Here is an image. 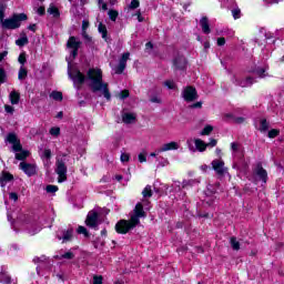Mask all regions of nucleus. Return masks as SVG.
I'll use <instances>...</instances> for the list:
<instances>
[{"mask_svg":"<svg viewBox=\"0 0 284 284\" xmlns=\"http://www.w3.org/2000/svg\"><path fill=\"white\" fill-rule=\"evenodd\" d=\"M69 78L73 81V85L77 88V90H81L87 79H89V81H91L89 88L93 94H97V92H102L106 101L112 100V93H110L108 82H103V71L101 69H89L87 77L83 74V72H81V70L73 69L72 72H69Z\"/></svg>","mask_w":284,"mask_h":284,"instance_id":"nucleus-1","label":"nucleus"},{"mask_svg":"<svg viewBox=\"0 0 284 284\" xmlns=\"http://www.w3.org/2000/svg\"><path fill=\"white\" fill-rule=\"evenodd\" d=\"M8 4L0 2V26L2 30H17L21 28L22 21H28V14L26 13H13L10 18L6 19V10Z\"/></svg>","mask_w":284,"mask_h":284,"instance_id":"nucleus-2","label":"nucleus"},{"mask_svg":"<svg viewBox=\"0 0 284 284\" xmlns=\"http://www.w3.org/2000/svg\"><path fill=\"white\" fill-rule=\"evenodd\" d=\"M138 224H135L131 217L129 220H120L115 224V232L118 234H128L131 230H134Z\"/></svg>","mask_w":284,"mask_h":284,"instance_id":"nucleus-3","label":"nucleus"},{"mask_svg":"<svg viewBox=\"0 0 284 284\" xmlns=\"http://www.w3.org/2000/svg\"><path fill=\"white\" fill-rule=\"evenodd\" d=\"M82 43L83 42L77 40V37H74V36L69 37V39L67 41V48L69 50H71L70 57L73 60L77 59V57H79V50H80Z\"/></svg>","mask_w":284,"mask_h":284,"instance_id":"nucleus-4","label":"nucleus"},{"mask_svg":"<svg viewBox=\"0 0 284 284\" xmlns=\"http://www.w3.org/2000/svg\"><path fill=\"white\" fill-rule=\"evenodd\" d=\"M145 216H148V213H145V210L143 209V203L138 202L135 204V207L133 209V214L130 217L131 221L135 225H140L141 224V219H145Z\"/></svg>","mask_w":284,"mask_h":284,"instance_id":"nucleus-5","label":"nucleus"},{"mask_svg":"<svg viewBox=\"0 0 284 284\" xmlns=\"http://www.w3.org/2000/svg\"><path fill=\"white\" fill-rule=\"evenodd\" d=\"M253 176L255 178V181H261L262 183H267V180L270 179L267 176V170L263 168L262 162H257L255 168L253 169Z\"/></svg>","mask_w":284,"mask_h":284,"instance_id":"nucleus-6","label":"nucleus"},{"mask_svg":"<svg viewBox=\"0 0 284 284\" xmlns=\"http://www.w3.org/2000/svg\"><path fill=\"white\" fill-rule=\"evenodd\" d=\"M182 98L186 103H192V101H196V99H199V92L196 91V88L189 85L184 88Z\"/></svg>","mask_w":284,"mask_h":284,"instance_id":"nucleus-7","label":"nucleus"},{"mask_svg":"<svg viewBox=\"0 0 284 284\" xmlns=\"http://www.w3.org/2000/svg\"><path fill=\"white\" fill-rule=\"evenodd\" d=\"M85 225H87V227L97 230L99 227V212L90 211L85 219Z\"/></svg>","mask_w":284,"mask_h":284,"instance_id":"nucleus-8","label":"nucleus"},{"mask_svg":"<svg viewBox=\"0 0 284 284\" xmlns=\"http://www.w3.org/2000/svg\"><path fill=\"white\" fill-rule=\"evenodd\" d=\"M211 165L217 176H225V174H227V168H225V162L223 160L215 159L212 161Z\"/></svg>","mask_w":284,"mask_h":284,"instance_id":"nucleus-9","label":"nucleus"},{"mask_svg":"<svg viewBox=\"0 0 284 284\" xmlns=\"http://www.w3.org/2000/svg\"><path fill=\"white\" fill-rule=\"evenodd\" d=\"M130 59V52H124L119 60V64L115 67V74H123L125 72V68H128V60Z\"/></svg>","mask_w":284,"mask_h":284,"instance_id":"nucleus-10","label":"nucleus"},{"mask_svg":"<svg viewBox=\"0 0 284 284\" xmlns=\"http://www.w3.org/2000/svg\"><path fill=\"white\" fill-rule=\"evenodd\" d=\"M19 168L27 176H34L37 174V164L20 162Z\"/></svg>","mask_w":284,"mask_h":284,"instance_id":"nucleus-11","label":"nucleus"},{"mask_svg":"<svg viewBox=\"0 0 284 284\" xmlns=\"http://www.w3.org/2000/svg\"><path fill=\"white\" fill-rule=\"evenodd\" d=\"M173 67L175 70L185 71L187 70V59L183 55H178L173 59Z\"/></svg>","mask_w":284,"mask_h":284,"instance_id":"nucleus-12","label":"nucleus"},{"mask_svg":"<svg viewBox=\"0 0 284 284\" xmlns=\"http://www.w3.org/2000/svg\"><path fill=\"white\" fill-rule=\"evenodd\" d=\"M14 181V175L8 171H2L0 174V186L6 187L8 183H12Z\"/></svg>","mask_w":284,"mask_h":284,"instance_id":"nucleus-13","label":"nucleus"},{"mask_svg":"<svg viewBox=\"0 0 284 284\" xmlns=\"http://www.w3.org/2000/svg\"><path fill=\"white\" fill-rule=\"evenodd\" d=\"M200 26L203 34H210L212 32V29L210 28V19L207 18V16L201 18Z\"/></svg>","mask_w":284,"mask_h":284,"instance_id":"nucleus-14","label":"nucleus"},{"mask_svg":"<svg viewBox=\"0 0 284 284\" xmlns=\"http://www.w3.org/2000/svg\"><path fill=\"white\" fill-rule=\"evenodd\" d=\"M171 150H179V143L169 142L163 144L160 149H158V154H161V152H170Z\"/></svg>","mask_w":284,"mask_h":284,"instance_id":"nucleus-15","label":"nucleus"},{"mask_svg":"<svg viewBox=\"0 0 284 284\" xmlns=\"http://www.w3.org/2000/svg\"><path fill=\"white\" fill-rule=\"evenodd\" d=\"M55 165H57V169H55L57 174L68 173V166L65 165V161L57 160Z\"/></svg>","mask_w":284,"mask_h":284,"instance_id":"nucleus-16","label":"nucleus"},{"mask_svg":"<svg viewBox=\"0 0 284 284\" xmlns=\"http://www.w3.org/2000/svg\"><path fill=\"white\" fill-rule=\"evenodd\" d=\"M28 43H30V40L28 39V34H26V32H21L20 38L16 40V45H18L19 48H23L28 45Z\"/></svg>","mask_w":284,"mask_h":284,"instance_id":"nucleus-17","label":"nucleus"},{"mask_svg":"<svg viewBox=\"0 0 284 284\" xmlns=\"http://www.w3.org/2000/svg\"><path fill=\"white\" fill-rule=\"evenodd\" d=\"M11 105H19V101H21V93L19 91H11L9 94Z\"/></svg>","mask_w":284,"mask_h":284,"instance_id":"nucleus-18","label":"nucleus"},{"mask_svg":"<svg viewBox=\"0 0 284 284\" xmlns=\"http://www.w3.org/2000/svg\"><path fill=\"white\" fill-rule=\"evenodd\" d=\"M0 283L12 284V276L4 270L0 272Z\"/></svg>","mask_w":284,"mask_h":284,"instance_id":"nucleus-19","label":"nucleus"},{"mask_svg":"<svg viewBox=\"0 0 284 284\" xmlns=\"http://www.w3.org/2000/svg\"><path fill=\"white\" fill-rule=\"evenodd\" d=\"M74 234V229L70 227L67 231H63V236H62V241L63 243H68V241H72V236ZM59 240L61 241V237H59Z\"/></svg>","mask_w":284,"mask_h":284,"instance_id":"nucleus-20","label":"nucleus"},{"mask_svg":"<svg viewBox=\"0 0 284 284\" xmlns=\"http://www.w3.org/2000/svg\"><path fill=\"white\" fill-rule=\"evenodd\" d=\"M194 143L197 152H205V150H207V143H205V141L201 139H195Z\"/></svg>","mask_w":284,"mask_h":284,"instance_id":"nucleus-21","label":"nucleus"},{"mask_svg":"<svg viewBox=\"0 0 284 284\" xmlns=\"http://www.w3.org/2000/svg\"><path fill=\"white\" fill-rule=\"evenodd\" d=\"M122 121L126 125H130V123H134V121H136V115H134V113H124L122 115Z\"/></svg>","mask_w":284,"mask_h":284,"instance_id":"nucleus-22","label":"nucleus"},{"mask_svg":"<svg viewBox=\"0 0 284 284\" xmlns=\"http://www.w3.org/2000/svg\"><path fill=\"white\" fill-rule=\"evenodd\" d=\"M98 31L100 32V34H102V39L103 41H105L108 43V27L105 24H103V22L99 23L98 27Z\"/></svg>","mask_w":284,"mask_h":284,"instance_id":"nucleus-23","label":"nucleus"},{"mask_svg":"<svg viewBox=\"0 0 284 284\" xmlns=\"http://www.w3.org/2000/svg\"><path fill=\"white\" fill-rule=\"evenodd\" d=\"M28 156H30V151L28 150H21L18 153H16V160L17 161H22V163H24L23 161H26V159H28Z\"/></svg>","mask_w":284,"mask_h":284,"instance_id":"nucleus-24","label":"nucleus"},{"mask_svg":"<svg viewBox=\"0 0 284 284\" xmlns=\"http://www.w3.org/2000/svg\"><path fill=\"white\" fill-rule=\"evenodd\" d=\"M47 12L52 14L54 19H59V17H61V11H59V8H57L54 4H50Z\"/></svg>","mask_w":284,"mask_h":284,"instance_id":"nucleus-25","label":"nucleus"},{"mask_svg":"<svg viewBox=\"0 0 284 284\" xmlns=\"http://www.w3.org/2000/svg\"><path fill=\"white\" fill-rule=\"evenodd\" d=\"M230 245H231L232 250H234V252H239V250H241V242H239V240H236V236L230 237Z\"/></svg>","mask_w":284,"mask_h":284,"instance_id":"nucleus-26","label":"nucleus"},{"mask_svg":"<svg viewBox=\"0 0 284 284\" xmlns=\"http://www.w3.org/2000/svg\"><path fill=\"white\" fill-rule=\"evenodd\" d=\"M260 132H267L270 130V122H267V119H262L260 121Z\"/></svg>","mask_w":284,"mask_h":284,"instance_id":"nucleus-27","label":"nucleus"},{"mask_svg":"<svg viewBox=\"0 0 284 284\" xmlns=\"http://www.w3.org/2000/svg\"><path fill=\"white\" fill-rule=\"evenodd\" d=\"M8 82V72L3 67H0V85Z\"/></svg>","mask_w":284,"mask_h":284,"instance_id":"nucleus-28","label":"nucleus"},{"mask_svg":"<svg viewBox=\"0 0 284 284\" xmlns=\"http://www.w3.org/2000/svg\"><path fill=\"white\" fill-rule=\"evenodd\" d=\"M18 63H20L21 68L28 63V54L26 51H22L18 57Z\"/></svg>","mask_w":284,"mask_h":284,"instance_id":"nucleus-29","label":"nucleus"},{"mask_svg":"<svg viewBox=\"0 0 284 284\" xmlns=\"http://www.w3.org/2000/svg\"><path fill=\"white\" fill-rule=\"evenodd\" d=\"M214 132V126L207 124L201 131V136H210Z\"/></svg>","mask_w":284,"mask_h":284,"instance_id":"nucleus-30","label":"nucleus"},{"mask_svg":"<svg viewBox=\"0 0 284 284\" xmlns=\"http://www.w3.org/2000/svg\"><path fill=\"white\" fill-rule=\"evenodd\" d=\"M50 98L53 99V101H63V92H61V91H52L50 93Z\"/></svg>","mask_w":284,"mask_h":284,"instance_id":"nucleus-31","label":"nucleus"},{"mask_svg":"<svg viewBox=\"0 0 284 284\" xmlns=\"http://www.w3.org/2000/svg\"><path fill=\"white\" fill-rule=\"evenodd\" d=\"M18 79L19 81H24V79H28V69H26L24 67H20Z\"/></svg>","mask_w":284,"mask_h":284,"instance_id":"nucleus-32","label":"nucleus"},{"mask_svg":"<svg viewBox=\"0 0 284 284\" xmlns=\"http://www.w3.org/2000/svg\"><path fill=\"white\" fill-rule=\"evenodd\" d=\"M78 234H83L84 239H90V231L85 226L79 225L77 229Z\"/></svg>","mask_w":284,"mask_h":284,"instance_id":"nucleus-33","label":"nucleus"},{"mask_svg":"<svg viewBox=\"0 0 284 284\" xmlns=\"http://www.w3.org/2000/svg\"><path fill=\"white\" fill-rule=\"evenodd\" d=\"M142 195L144 199H152V186L150 184H148L143 191H142Z\"/></svg>","mask_w":284,"mask_h":284,"instance_id":"nucleus-34","label":"nucleus"},{"mask_svg":"<svg viewBox=\"0 0 284 284\" xmlns=\"http://www.w3.org/2000/svg\"><path fill=\"white\" fill-rule=\"evenodd\" d=\"M19 141V138L17 136V133H8L7 135V142L13 145V143H17Z\"/></svg>","mask_w":284,"mask_h":284,"instance_id":"nucleus-35","label":"nucleus"},{"mask_svg":"<svg viewBox=\"0 0 284 284\" xmlns=\"http://www.w3.org/2000/svg\"><path fill=\"white\" fill-rule=\"evenodd\" d=\"M41 159H45L47 161H50V159H52V150L44 149L42 152Z\"/></svg>","mask_w":284,"mask_h":284,"instance_id":"nucleus-36","label":"nucleus"},{"mask_svg":"<svg viewBox=\"0 0 284 284\" xmlns=\"http://www.w3.org/2000/svg\"><path fill=\"white\" fill-rule=\"evenodd\" d=\"M194 183H196V180H184L182 182V187H183V190H187V187H192V185H194Z\"/></svg>","mask_w":284,"mask_h":284,"instance_id":"nucleus-37","label":"nucleus"},{"mask_svg":"<svg viewBox=\"0 0 284 284\" xmlns=\"http://www.w3.org/2000/svg\"><path fill=\"white\" fill-rule=\"evenodd\" d=\"M108 14L112 21H116V19H119V11L114 9L109 10Z\"/></svg>","mask_w":284,"mask_h":284,"instance_id":"nucleus-38","label":"nucleus"},{"mask_svg":"<svg viewBox=\"0 0 284 284\" xmlns=\"http://www.w3.org/2000/svg\"><path fill=\"white\" fill-rule=\"evenodd\" d=\"M278 134H281V130L278 129H272L268 131V139H276V136H278Z\"/></svg>","mask_w":284,"mask_h":284,"instance_id":"nucleus-39","label":"nucleus"},{"mask_svg":"<svg viewBox=\"0 0 284 284\" xmlns=\"http://www.w3.org/2000/svg\"><path fill=\"white\" fill-rule=\"evenodd\" d=\"M13 152H21L23 150V145L21 144V140H18L12 144Z\"/></svg>","mask_w":284,"mask_h":284,"instance_id":"nucleus-40","label":"nucleus"},{"mask_svg":"<svg viewBox=\"0 0 284 284\" xmlns=\"http://www.w3.org/2000/svg\"><path fill=\"white\" fill-rule=\"evenodd\" d=\"M45 190L48 194H54V192H59V186L49 184Z\"/></svg>","mask_w":284,"mask_h":284,"instance_id":"nucleus-41","label":"nucleus"},{"mask_svg":"<svg viewBox=\"0 0 284 284\" xmlns=\"http://www.w3.org/2000/svg\"><path fill=\"white\" fill-rule=\"evenodd\" d=\"M254 72L260 77V79H265V68L257 67Z\"/></svg>","mask_w":284,"mask_h":284,"instance_id":"nucleus-42","label":"nucleus"},{"mask_svg":"<svg viewBox=\"0 0 284 284\" xmlns=\"http://www.w3.org/2000/svg\"><path fill=\"white\" fill-rule=\"evenodd\" d=\"M164 85H165L169 90H176V83H174V81H172V80H166V81H164Z\"/></svg>","mask_w":284,"mask_h":284,"instance_id":"nucleus-43","label":"nucleus"},{"mask_svg":"<svg viewBox=\"0 0 284 284\" xmlns=\"http://www.w3.org/2000/svg\"><path fill=\"white\" fill-rule=\"evenodd\" d=\"M49 132L51 136H59V134H61V129L59 126H53Z\"/></svg>","mask_w":284,"mask_h":284,"instance_id":"nucleus-44","label":"nucleus"},{"mask_svg":"<svg viewBox=\"0 0 284 284\" xmlns=\"http://www.w3.org/2000/svg\"><path fill=\"white\" fill-rule=\"evenodd\" d=\"M130 97V90L124 89L120 92V99H122V101H125V99H128Z\"/></svg>","mask_w":284,"mask_h":284,"instance_id":"nucleus-45","label":"nucleus"},{"mask_svg":"<svg viewBox=\"0 0 284 284\" xmlns=\"http://www.w3.org/2000/svg\"><path fill=\"white\" fill-rule=\"evenodd\" d=\"M58 183H64V181H68V173H58Z\"/></svg>","mask_w":284,"mask_h":284,"instance_id":"nucleus-46","label":"nucleus"},{"mask_svg":"<svg viewBox=\"0 0 284 284\" xmlns=\"http://www.w3.org/2000/svg\"><path fill=\"white\" fill-rule=\"evenodd\" d=\"M61 258H67V261H72V258H74V253L69 251V252L62 254Z\"/></svg>","mask_w":284,"mask_h":284,"instance_id":"nucleus-47","label":"nucleus"},{"mask_svg":"<svg viewBox=\"0 0 284 284\" xmlns=\"http://www.w3.org/2000/svg\"><path fill=\"white\" fill-rule=\"evenodd\" d=\"M139 6H141V2L139 0H132L129 8H130V10H136V8H139Z\"/></svg>","mask_w":284,"mask_h":284,"instance_id":"nucleus-48","label":"nucleus"},{"mask_svg":"<svg viewBox=\"0 0 284 284\" xmlns=\"http://www.w3.org/2000/svg\"><path fill=\"white\" fill-rule=\"evenodd\" d=\"M93 284H103V276L102 275H94L93 276Z\"/></svg>","mask_w":284,"mask_h":284,"instance_id":"nucleus-49","label":"nucleus"},{"mask_svg":"<svg viewBox=\"0 0 284 284\" xmlns=\"http://www.w3.org/2000/svg\"><path fill=\"white\" fill-rule=\"evenodd\" d=\"M82 37L87 43H92V37L88 34V31H82Z\"/></svg>","mask_w":284,"mask_h":284,"instance_id":"nucleus-50","label":"nucleus"},{"mask_svg":"<svg viewBox=\"0 0 284 284\" xmlns=\"http://www.w3.org/2000/svg\"><path fill=\"white\" fill-rule=\"evenodd\" d=\"M4 111L7 112V114H14V106H12L10 104H6Z\"/></svg>","mask_w":284,"mask_h":284,"instance_id":"nucleus-51","label":"nucleus"},{"mask_svg":"<svg viewBox=\"0 0 284 284\" xmlns=\"http://www.w3.org/2000/svg\"><path fill=\"white\" fill-rule=\"evenodd\" d=\"M219 143V141L214 138L210 139V142L206 143L207 148H216V144Z\"/></svg>","mask_w":284,"mask_h":284,"instance_id":"nucleus-52","label":"nucleus"},{"mask_svg":"<svg viewBox=\"0 0 284 284\" xmlns=\"http://www.w3.org/2000/svg\"><path fill=\"white\" fill-rule=\"evenodd\" d=\"M120 160L122 163H128L130 161V155L128 153H122Z\"/></svg>","mask_w":284,"mask_h":284,"instance_id":"nucleus-53","label":"nucleus"},{"mask_svg":"<svg viewBox=\"0 0 284 284\" xmlns=\"http://www.w3.org/2000/svg\"><path fill=\"white\" fill-rule=\"evenodd\" d=\"M232 14L234 19H241V9H233Z\"/></svg>","mask_w":284,"mask_h":284,"instance_id":"nucleus-54","label":"nucleus"},{"mask_svg":"<svg viewBox=\"0 0 284 284\" xmlns=\"http://www.w3.org/2000/svg\"><path fill=\"white\" fill-rule=\"evenodd\" d=\"M90 28V22L88 20L82 21V32H88V29Z\"/></svg>","mask_w":284,"mask_h":284,"instance_id":"nucleus-55","label":"nucleus"},{"mask_svg":"<svg viewBox=\"0 0 284 284\" xmlns=\"http://www.w3.org/2000/svg\"><path fill=\"white\" fill-rule=\"evenodd\" d=\"M37 13L39 14V17L45 16V7H39Z\"/></svg>","mask_w":284,"mask_h":284,"instance_id":"nucleus-56","label":"nucleus"},{"mask_svg":"<svg viewBox=\"0 0 284 284\" xmlns=\"http://www.w3.org/2000/svg\"><path fill=\"white\" fill-rule=\"evenodd\" d=\"M138 159H139L140 163H145L148 161V156H145V154H143V153H140L138 155Z\"/></svg>","mask_w":284,"mask_h":284,"instance_id":"nucleus-57","label":"nucleus"},{"mask_svg":"<svg viewBox=\"0 0 284 284\" xmlns=\"http://www.w3.org/2000/svg\"><path fill=\"white\" fill-rule=\"evenodd\" d=\"M9 199H10L11 201H19V194H17V192H11V193L9 194Z\"/></svg>","mask_w":284,"mask_h":284,"instance_id":"nucleus-58","label":"nucleus"},{"mask_svg":"<svg viewBox=\"0 0 284 284\" xmlns=\"http://www.w3.org/2000/svg\"><path fill=\"white\" fill-rule=\"evenodd\" d=\"M231 150L233 152H239V143L237 142H232L231 143Z\"/></svg>","mask_w":284,"mask_h":284,"instance_id":"nucleus-59","label":"nucleus"},{"mask_svg":"<svg viewBox=\"0 0 284 284\" xmlns=\"http://www.w3.org/2000/svg\"><path fill=\"white\" fill-rule=\"evenodd\" d=\"M217 45L220 48L225 45V38H223V37L217 38Z\"/></svg>","mask_w":284,"mask_h":284,"instance_id":"nucleus-60","label":"nucleus"},{"mask_svg":"<svg viewBox=\"0 0 284 284\" xmlns=\"http://www.w3.org/2000/svg\"><path fill=\"white\" fill-rule=\"evenodd\" d=\"M191 108H193V109H201V108H203V102H195V103H193L191 105Z\"/></svg>","mask_w":284,"mask_h":284,"instance_id":"nucleus-61","label":"nucleus"},{"mask_svg":"<svg viewBox=\"0 0 284 284\" xmlns=\"http://www.w3.org/2000/svg\"><path fill=\"white\" fill-rule=\"evenodd\" d=\"M28 30H30L31 32H37V23L29 24Z\"/></svg>","mask_w":284,"mask_h":284,"instance_id":"nucleus-62","label":"nucleus"},{"mask_svg":"<svg viewBox=\"0 0 284 284\" xmlns=\"http://www.w3.org/2000/svg\"><path fill=\"white\" fill-rule=\"evenodd\" d=\"M234 121H235L236 123H245V118H243V116H237V118L234 119Z\"/></svg>","mask_w":284,"mask_h":284,"instance_id":"nucleus-63","label":"nucleus"},{"mask_svg":"<svg viewBox=\"0 0 284 284\" xmlns=\"http://www.w3.org/2000/svg\"><path fill=\"white\" fill-rule=\"evenodd\" d=\"M150 101L151 103H161V99H159L158 97H152Z\"/></svg>","mask_w":284,"mask_h":284,"instance_id":"nucleus-64","label":"nucleus"}]
</instances>
